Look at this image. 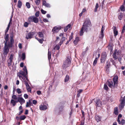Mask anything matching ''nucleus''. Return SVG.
Listing matches in <instances>:
<instances>
[{"label": "nucleus", "instance_id": "f257e3e1", "mask_svg": "<svg viewBox=\"0 0 125 125\" xmlns=\"http://www.w3.org/2000/svg\"><path fill=\"white\" fill-rule=\"evenodd\" d=\"M91 26V23L90 19H86L84 22L81 29L80 31V35H82L85 31L87 32L90 29Z\"/></svg>", "mask_w": 125, "mask_h": 125}, {"label": "nucleus", "instance_id": "f03ea898", "mask_svg": "<svg viewBox=\"0 0 125 125\" xmlns=\"http://www.w3.org/2000/svg\"><path fill=\"white\" fill-rule=\"evenodd\" d=\"M71 59L70 57H67L66 60L63 62L62 66L63 69H65L70 66L71 62Z\"/></svg>", "mask_w": 125, "mask_h": 125}, {"label": "nucleus", "instance_id": "7ed1b4c3", "mask_svg": "<svg viewBox=\"0 0 125 125\" xmlns=\"http://www.w3.org/2000/svg\"><path fill=\"white\" fill-rule=\"evenodd\" d=\"M120 54V51H117V50H115L113 55V58L115 60L117 59L119 57L121 56Z\"/></svg>", "mask_w": 125, "mask_h": 125}, {"label": "nucleus", "instance_id": "20e7f679", "mask_svg": "<svg viewBox=\"0 0 125 125\" xmlns=\"http://www.w3.org/2000/svg\"><path fill=\"white\" fill-rule=\"evenodd\" d=\"M28 21L30 22H33L35 23H37L39 21L38 18L34 16H31L29 17Z\"/></svg>", "mask_w": 125, "mask_h": 125}, {"label": "nucleus", "instance_id": "39448f33", "mask_svg": "<svg viewBox=\"0 0 125 125\" xmlns=\"http://www.w3.org/2000/svg\"><path fill=\"white\" fill-rule=\"evenodd\" d=\"M26 73L22 71H20L18 74V75L20 79L24 80V77L27 75Z\"/></svg>", "mask_w": 125, "mask_h": 125}, {"label": "nucleus", "instance_id": "423d86ee", "mask_svg": "<svg viewBox=\"0 0 125 125\" xmlns=\"http://www.w3.org/2000/svg\"><path fill=\"white\" fill-rule=\"evenodd\" d=\"M13 56L12 54H11L9 59L8 60V65L9 66H11L12 64V62L13 59Z\"/></svg>", "mask_w": 125, "mask_h": 125}, {"label": "nucleus", "instance_id": "0eeeda50", "mask_svg": "<svg viewBox=\"0 0 125 125\" xmlns=\"http://www.w3.org/2000/svg\"><path fill=\"white\" fill-rule=\"evenodd\" d=\"M61 28L60 26H56L54 27L52 29V32L54 33L57 32L61 29Z\"/></svg>", "mask_w": 125, "mask_h": 125}, {"label": "nucleus", "instance_id": "6e6552de", "mask_svg": "<svg viewBox=\"0 0 125 125\" xmlns=\"http://www.w3.org/2000/svg\"><path fill=\"white\" fill-rule=\"evenodd\" d=\"M48 105H41L40 106V109L41 110H44L48 109Z\"/></svg>", "mask_w": 125, "mask_h": 125}, {"label": "nucleus", "instance_id": "1a4fd4ad", "mask_svg": "<svg viewBox=\"0 0 125 125\" xmlns=\"http://www.w3.org/2000/svg\"><path fill=\"white\" fill-rule=\"evenodd\" d=\"M19 102L21 105H22L25 102V100L23 99L21 97H19L18 98V100L16 101V102Z\"/></svg>", "mask_w": 125, "mask_h": 125}, {"label": "nucleus", "instance_id": "9d476101", "mask_svg": "<svg viewBox=\"0 0 125 125\" xmlns=\"http://www.w3.org/2000/svg\"><path fill=\"white\" fill-rule=\"evenodd\" d=\"M3 51V54L5 55H7L9 52V48H8L6 45L4 47Z\"/></svg>", "mask_w": 125, "mask_h": 125}, {"label": "nucleus", "instance_id": "9b49d317", "mask_svg": "<svg viewBox=\"0 0 125 125\" xmlns=\"http://www.w3.org/2000/svg\"><path fill=\"white\" fill-rule=\"evenodd\" d=\"M118 80V77L117 76H115L113 78V81L114 82V83L116 86H117Z\"/></svg>", "mask_w": 125, "mask_h": 125}, {"label": "nucleus", "instance_id": "f8f14e48", "mask_svg": "<svg viewBox=\"0 0 125 125\" xmlns=\"http://www.w3.org/2000/svg\"><path fill=\"white\" fill-rule=\"evenodd\" d=\"M34 35V33L33 32H30L28 33L26 35V38L28 39H29L31 38Z\"/></svg>", "mask_w": 125, "mask_h": 125}, {"label": "nucleus", "instance_id": "ddd939ff", "mask_svg": "<svg viewBox=\"0 0 125 125\" xmlns=\"http://www.w3.org/2000/svg\"><path fill=\"white\" fill-rule=\"evenodd\" d=\"M108 86L110 87L111 88H113L116 86L113 83L112 81H108Z\"/></svg>", "mask_w": 125, "mask_h": 125}, {"label": "nucleus", "instance_id": "4468645a", "mask_svg": "<svg viewBox=\"0 0 125 125\" xmlns=\"http://www.w3.org/2000/svg\"><path fill=\"white\" fill-rule=\"evenodd\" d=\"M60 46L58 45H56L55 46H53V49L52 51V52L54 53L55 50H58Z\"/></svg>", "mask_w": 125, "mask_h": 125}, {"label": "nucleus", "instance_id": "2eb2a0df", "mask_svg": "<svg viewBox=\"0 0 125 125\" xmlns=\"http://www.w3.org/2000/svg\"><path fill=\"white\" fill-rule=\"evenodd\" d=\"M42 5L45 7L48 8H50L51 7V5L50 4L46 2L44 0L43 1Z\"/></svg>", "mask_w": 125, "mask_h": 125}, {"label": "nucleus", "instance_id": "dca6fc26", "mask_svg": "<svg viewBox=\"0 0 125 125\" xmlns=\"http://www.w3.org/2000/svg\"><path fill=\"white\" fill-rule=\"evenodd\" d=\"M113 29L114 31V36L116 37L118 34V32L116 29V27L114 26L113 27Z\"/></svg>", "mask_w": 125, "mask_h": 125}, {"label": "nucleus", "instance_id": "f3484780", "mask_svg": "<svg viewBox=\"0 0 125 125\" xmlns=\"http://www.w3.org/2000/svg\"><path fill=\"white\" fill-rule=\"evenodd\" d=\"M80 41L79 38L78 37H76L75 40L73 41V43L75 45H76L78 42Z\"/></svg>", "mask_w": 125, "mask_h": 125}, {"label": "nucleus", "instance_id": "a211bd4d", "mask_svg": "<svg viewBox=\"0 0 125 125\" xmlns=\"http://www.w3.org/2000/svg\"><path fill=\"white\" fill-rule=\"evenodd\" d=\"M102 103L101 101L99 99L96 101V105L97 106L101 107L102 105Z\"/></svg>", "mask_w": 125, "mask_h": 125}, {"label": "nucleus", "instance_id": "6ab92c4d", "mask_svg": "<svg viewBox=\"0 0 125 125\" xmlns=\"http://www.w3.org/2000/svg\"><path fill=\"white\" fill-rule=\"evenodd\" d=\"M104 26L103 25L102 26V28L101 29V34L100 36V37L103 38L104 36Z\"/></svg>", "mask_w": 125, "mask_h": 125}, {"label": "nucleus", "instance_id": "aec40b11", "mask_svg": "<svg viewBox=\"0 0 125 125\" xmlns=\"http://www.w3.org/2000/svg\"><path fill=\"white\" fill-rule=\"evenodd\" d=\"M110 63L109 62H107L106 63V66H105V68L106 70L107 71H109V68L110 67Z\"/></svg>", "mask_w": 125, "mask_h": 125}, {"label": "nucleus", "instance_id": "412c9836", "mask_svg": "<svg viewBox=\"0 0 125 125\" xmlns=\"http://www.w3.org/2000/svg\"><path fill=\"white\" fill-rule=\"evenodd\" d=\"M12 45L11 44H10L9 42L7 43V42H5L4 46L6 45L8 48H9L10 47H11Z\"/></svg>", "mask_w": 125, "mask_h": 125}, {"label": "nucleus", "instance_id": "4be33fe9", "mask_svg": "<svg viewBox=\"0 0 125 125\" xmlns=\"http://www.w3.org/2000/svg\"><path fill=\"white\" fill-rule=\"evenodd\" d=\"M95 119L98 122L101 121V118L100 116L96 115L95 116Z\"/></svg>", "mask_w": 125, "mask_h": 125}, {"label": "nucleus", "instance_id": "5701e85b", "mask_svg": "<svg viewBox=\"0 0 125 125\" xmlns=\"http://www.w3.org/2000/svg\"><path fill=\"white\" fill-rule=\"evenodd\" d=\"M71 26V25L70 24H68L66 26L64 29V31L65 32H66L69 28Z\"/></svg>", "mask_w": 125, "mask_h": 125}, {"label": "nucleus", "instance_id": "b1692460", "mask_svg": "<svg viewBox=\"0 0 125 125\" xmlns=\"http://www.w3.org/2000/svg\"><path fill=\"white\" fill-rule=\"evenodd\" d=\"M125 4V0H124L123 5H122L120 8V9L122 11H124L125 10V9L124 6H123Z\"/></svg>", "mask_w": 125, "mask_h": 125}, {"label": "nucleus", "instance_id": "393cba45", "mask_svg": "<svg viewBox=\"0 0 125 125\" xmlns=\"http://www.w3.org/2000/svg\"><path fill=\"white\" fill-rule=\"evenodd\" d=\"M125 103L124 102H121V104L119 106V108L121 109H122L124 108L125 105Z\"/></svg>", "mask_w": 125, "mask_h": 125}, {"label": "nucleus", "instance_id": "a878e982", "mask_svg": "<svg viewBox=\"0 0 125 125\" xmlns=\"http://www.w3.org/2000/svg\"><path fill=\"white\" fill-rule=\"evenodd\" d=\"M17 101H15L14 99H12L10 101V103L11 104H12L13 106H14L16 104V103Z\"/></svg>", "mask_w": 125, "mask_h": 125}, {"label": "nucleus", "instance_id": "bb28decb", "mask_svg": "<svg viewBox=\"0 0 125 125\" xmlns=\"http://www.w3.org/2000/svg\"><path fill=\"white\" fill-rule=\"evenodd\" d=\"M83 91V90L82 89L78 90L77 91L78 94H77L78 97H79L80 96V94Z\"/></svg>", "mask_w": 125, "mask_h": 125}, {"label": "nucleus", "instance_id": "cd10ccee", "mask_svg": "<svg viewBox=\"0 0 125 125\" xmlns=\"http://www.w3.org/2000/svg\"><path fill=\"white\" fill-rule=\"evenodd\" d=\"M114 113V114L116 115H118V111L117 107H115V108Z\"/></svg>", "mask_w": 125, "mask_h": 125}, {"label": "nucleus", "instance_id": "c85d7f7f", "mask_svg": "<svg viewBox=\"0 0 125 125\" xmlns=\"http://www.w3.org/2000/svg\"><path fill=\"white\" fill-rule=\"evenodd\" d=\"M122 115L121 114H120L118 116V118L117 119V121L119 124H121V121L119 120L120 118L122 117Z\"/></svg>", "mask_w": 125, "mask_h": 125}, {"label": "nucleus", "instance_id": "c756f323", "mask_svg": "<svg viewBox=\"0 0 125 125\" xmlns=\"http://www.w3.org/2000/svg\"><path fill=\"white\" fill-rule=\"evenodd\" d=\"M105 54H104V57L102 56L101 57V62H103L105 61L106 59L105 58Z\"/></svg>", "mask_w": 125, "mask_h": 125}, {"label": "nucleus", "instance_id": "7c9ffc66", "mask_svg": "<svg viewBox=\"0 0 125 125\" xmlns=\"http://www.w3.org/2000/svg\"><path fill=\"white\" fill-rule=\"evenodd\" d=\"M26 118V116L25 115H23L20 116V119L21 120H23Z\"/></svg>", "mask_w": 125, "mask_h": 125}, {"label": "nucleus", "instance_id": "2f4dec72", "mask_svg": "<svg viewBox=\"0 0 125 125\" xmlns=\"http://www.w3.org/2000/svg\"><path fill=\"white\" fill-rule=\"evenodd\" d=\"M10 42L11 44L12 45L14 42V40L13 39V36H11L10 38Z\"/></svg>", "mask_w": 125, "mask_h": 125}, {"label": "nucleus", "instance_id": "473e14b6", "mask_svg": "<svg viewBox=\"0 0 125 125\" xmlns=\"http://www.w3.org/2000/svg\"><path fill=\"white\" fill-rule=\"evenodd\" d=\"M38 34L39 36L40 37L42 38L43 37V34L42 32H39Z\"/></svg>", "mask_w": 125, "mask_h": 125}, {"label": "nucleus", "instance_id": "72a5a7b5", "mask_svg": "<svg viewBox=\"0 0 125 125\" xmlns=\"http://www.w3.org/2000/svg\"><path fill=\"white\" fill-rule=\"evenodd\" d=\"M123 17V14L121 13H119L118 15V18L120 20H121L122 19V18Z\"/></svg>", "mask_w": 125, "mask_h": 125}, {"label": "nucleus", "instance_id": "f704fd0d", "mask_svg": "<svg viewBox=\"0 0 125 125\" xmlns=\"http://www.w3.org/2000/svg\"><path fill=\"white\" fill-rule=\"evenodd\" d=\"M22 5V3L20 0L18 1V6L19 8H20Z\"/></svg>", "mask_w": 125, "mask_h": 125}, {"label": "nucleus", "instance_id": "c9c22d12", "mask_svg": "<svg viewBox=\"0 0 125 125\" xmlns=\"http://www.w3.org/2000/svg\"><path fill=\"white\" fill-rule=\"evenodd\" d=\"M69 79V76L68 75H66L65 78L64 79V81L65 82H67Z\"/></svg>", "mask_w": 125, "mask_h": 125}, {"label": "nucleus", "instance_id": "e433bc0d", "mask_svg": "<svg viewBox=\"0 0 125 125\" xmlns=\"http://www.w3.org/2000/svg\"><path fill=\"white\" fill-rule=\"evenodd\" d=\"M23 71L24 72H25L26 73V74H27L28 73L26 66H24V68L23 69Z\"/></svg>", "mask_w": 125, "mask_h": 125}, {"label": "nucleus", "instance_id": "4c0bfd02", "mask_svg": "<svg viewBox=\"0 0 125 125\" xmlns=\"http://www.w3.org/2000/svg\"><path fill=\"white\" fill-rule=\"evenodd\" d=\"M49 49H48V59H49V60H50V59H51V52H49Z\"/></svg>", "mask_w": 125, "mask_h": 125}, {"label": "nucleus", "instance_id": "58836bf2", "mask_svg": "<svg viewBox=\"0 0 125 125\" xmlns=\"http://www.w3.org/2000/svg\"><path fill=\"white\" fill-rule=\"evenodd\" d=\"M17 92L18 94H20L22 92L21 90L19 88H18L17 89Z\"/></svg>", "mask_w": 125, "mask_h": 125}, {"label": "nucleus", "instance_id": "ea45409f", "mask_svg": "<svg viewBox=\"0 0 125 125\" xmlns=\"http://www.w3.org/2000/svg\"><path fill=\"white\" fill-rule=\"evenodd\" d=\"M21 57L22 60H24L25 59V53H23L22 54Z\"/></svg>", "mask_w": 125, "mask_h": 125}, {"label": "nucleus", "instance_id": "a19ab883", "mask_svg": "<svg viewBox=\"0 0 125 125\" xmlns=\"http://www.w3.org/2000/svg\"><path fill=\"white\" fill-rule=\"evenodd\" d=\"M26 6L27 8L29 9L30 7V5L29 3L28 2H27L26 4Z\"/></svg>", "mask_w": 125, "mask_h": 125}, {"label": "nucleus", "instance_id": "79ce46f5", "mask_svg": "<svg viewBox=\"0 0 125 125\" xmlns=\"http://www.w3.org/2000/svg\"><path fill=\"white\" fill-rule=\"evenodd\" d=\"M12 98L14 100H16L18 99V98L17 97V96L13 94L12 96Z\"/></svg>", "mask_w": 125, "mask_h": 125}, {"label": "nucleus", "instance_id": "37998d69", "mask_svg": "<svg viewBox=\"0 0 125 125\" xmlns=\"http://www.w3.org/2000/svg\"><path fill=\"white\" fill-rule=\"evenodd\" d=\"M97 58H95L94 60V62H93V65L94 66H95L96 64V63L97 62Z\"/></svg>", "mask_w": 125, "mask_h": 125}, {"label": "nucleus", "instance_id": "c03bdc74", "mask_svg": "<svg viewBox=\"0 0 125 125\" xmlns=\"http://www.w3.org/2000/svg\"><path fill=\"white\" fill-rule=\"evenodd\" d=\"M99 5L98 4V3H96V6H95V9L94 10V11L95 12H96L97 11V8H98L99 7Z\"/></svg>", "mask_w": 125, "mask_h": 125}, {"label": "nucleus", "instance_id": "a18cd8bd", "mask_svg": "<svg viewBox=\"0 0 125 125\" xmlns=\"http://www.w3.org/2000/svg\"><path fill=\"white\" fill-rule=\"evenodd\" d=\"M9 36V35L8 34H7L5 36V40L6 41V42H7L8 40Z\"/></svg>", "mask_w": 125, "mask_h": 125}, {"label": "nucleus", "instance_id": "49530a36", "mask_svg": "<svg viewBox=\"0 0 125 125\" xmlns=\"http://www.w3.org/2000/svg\"><path fill=\"white\" fill-rule=\"evenodd\" d=\"M29 23H28L27 22H25L24 24V27H27L28 26V25H29Z\"/></svg>", "mask_w": 125, "mask_h": 125}, {"label": "nucleus", "instance_id": "de8ad7c7", "mask_svg": "<svg viewBox=\"0 0 125 125\" xmlns=\"http://www.w3.org/2000/svg\"><path fill=\"white\" fill-rule=\"evenodd\" d=\"M41 0H37L35 1V3L37 5H38L40 2Z\"/></svg>", "mask_w": 125, "mask_h": 125}, {"label": "nucleus", "instance_id": "09e8293b", "mask_svg": "<svg viewBox=\"0 0 125 125\" xmlns=\"http://www.w3.org/2000/svg\"><path fill=\"white\" fill-rule=\"evenodd\" d=\"M39 12L37 11L35 14V15L36 17H38L39 16Z\"/></svg>", "mask_w": 125, "mask_h": 125}, {"label": "nucleus", "instance_id": "8fccbe9b", "mask_svg": "<svg viewBox=\"0 0 125 125\" xmlns=\"http://www.w3.org/2000/svg\"><path fill=\"white\" fill-rule=\"evenodd\" d=\"M36 39L37 40L39 41V42L41 43H42L43 42V39H39L38 40V38H36Z\"/></svg>", "mask_w": 125, "mask_h": 125}, {"label": "nucleus", "instance_id": "3c124183", "mask_svg": "<svg viewBox=\"0 0 125 125\" xmlns=\"http://www.w3.org/2000/svg\"><path fill=\"white\" fill-rule=\"evenodd\" d=\"M41 11L42 13L43 14H45L46 12V11H45L42 9L41 10Z\"/></svg>", "mask_w": 125, "mask_h": 125}, {"label": "nucleus", "instance_id": "603ef678", "mask_svg": "<svg viewBox=\"0 0 125 125\" xmlns=\"http://www.w3.org/2000/svg\"><path fill=\"white\" fill-rule=\"evenodd\" d=\"M104 89L106 90H107L108 89V88L107 85L105 84L104 85Z\"/></svg>", "mask_w": 125, "mask_h": 125}, {"label": "nucleus", "instance_id": "864d4df0", "mask_svg": "<svg viewBox=\"0 0 125 125\" xmlns=\"http://www.w3.org/2000/svg\"><path fill=\"white\" fill-rule=\"evenodd\" d=\"M125 26H124L123 27V29L122 31V33H124L125 32Z\"/></svg>", "mask_w": 125, "mask_h": 125}, {"label": "nucleus", "instance_id": "5fc2aeb1", "mask_svg": "<svg viewBox=\"0 0 125 125\" xmlns=\"http://www.w3.org/2000/svg\"><path fill=\"white\" fill-rule=\"evenodd\" d=\"M37 103V101L35 100H33L32 101V103L34 104H36Z\"/></svg>", "mask_w": 125, "mask_h": 125}, {"label": "nucleus", "instance_id": "6e6d98bb", "mask_svg": "<svg viewBox=\"0 0 125 125\" xmlns=\"http://www.w3.org/2000/svg\"><path fill=\"white\" fill-rule=\"evenodd\" d=\"M18 47L20 49H21L22 48L21 44V43H19L18 45Z\"/></svg>", "mask_w": 125, "mask_h": 125}, {"label": "nucleus", "instance_id": "4d7b16f0", "mask_svg": "<svg viewBox=\"0 0 125 125\" xmlns=\"http://www.w3.org/2000/svg\"><path fill=\"white\" fill-rule=\"evenodd\" d=\"M24 96L25 99H27L28 97V95L26 94H25L24 95Z\"/></svg>", "mask_w": 125, "mask_h": 125}, {"label": "nucleus", "instance_id": "13d9d810", "mask_svg": "<svg viewBox=\"0 0 125 125\" xmlns=\"http://www.w3.org/2000/svg\"><path fill=\"white\" fill-rule=\"evenodd\" d=\"M29 104L30 105V106H32L33 105L31 101L30 100L29 101Z\"/></svg>", "mask_w": 125, "mask_h": 125}, {"label": "nucleus", "instance_id": "bf43d9fd", "mask_svg": "<svg viewBox=\"0 0 125 125\" xmlns=\"http://www.w3.org/2000/svg\"><path fill=\"white\" fill-rule=\"evenodd\" d=\"M104 54H105V58H106V53L105 52H104L103 53L102 55H101V56L104 57Z\"/></svg>", "mask_w": 125, "mask_h": 125}, {"label": "nucleus", "instance_id": "052dcab7", "mask_svg": "<svg viewBox=\"0 0 125 125\" xmlns=\"http://www.w3.org/2000/svg\"><path fill=\"white\" fill-rule=\"evenodd\" d=\"M27 89L29 92H31V90L30 87L29 88H27Z\"/></svg>", "mask_w": 125, "mask_h": 125}, {"label": "nucleus", "instance_id": "680f3d73", "mask_svg": "<svg viewBox=\"0 0 125 125\" xmlns=\"http://www.w3.org/2000/svg\"><path fill=\"white\" fill-rule=\"evenodd\" d=\"M125 122V121L123 119L122 120L121 123L122 125H123L124 124Z\"/></svg>", "mask_w": 125, "mask_h": 125}, {"label": "nucleus", "instance_id": "e2e57ef3", "mask_svg": "<svg viewBox=\"0 0 125 125\" xmlns=\"http://www.w3.org/2000/svg\"><path fill=\"white\" fill-rule=\"evenodd\" d=\"M37 94L38 95H40L41 94V92L40 91H37Z\"/></svg>", "mask_w": 125, "mask_h": 125}, {"label": "nucleus", "instance_id": "0e129e2a", "mask_svg": "<svg viewBox=\"0 0 125 125\" xmlns=\"http://www.w3.org/2000/svg\"><path fill=\"white\" fill-rule=\"evenodd\" d=\"M43 21L44 22H47L48 21V20L46 19H44Z\"/></svg>", "mask_w": 125, "mask_h": 125}, {"label": "nucleus", "instance_id": "69168bd1", "mask_svg": "<svg viewBox=\"0 0 125 125\" xmlns=\"http://www.w3.org/2000/svg\"><path fill=\"white\" fill-rule=\"evenodd\" d=\"M30 106V105L29 104V102H27L26 104V107H29Z\"/></svg>", "mask_w": 125, "mask_h": 125}, {"label": "nucleus", "instance_id": "338daca9", "mask_svg": "<svg viewBox=\"0 0 125 125\" xmlns=\"http://www.w3.org/2000/svg\"><path fill=\"white\" fill-rule=\"evenodd\" d=\"M24 66V63L23 62H21L20 64V66L21 67H23Z\"/></svg>", "mask_w": 125, "mask_h": 125}, {"label": "nucleus", "instance_id": "774afa93", "mask_svg": "<svg viewBox=\"0 0 125 125\" xmlns=\"http://www.w3.org/2000/svg\"><path fill=\"white\" fill-rule=\"evenodd\" d=\"M73 36H70L69 38V41H70L73 38Z\"/></svg>", "mask_w": 125, "mask_h": 125}]
</instances>
